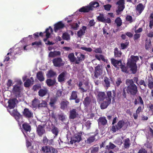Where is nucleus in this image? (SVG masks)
I'll use <instances>...</instances> for the list:
<instances>
[{"label":"nucleus","instance_id":"obj_1","mask_svg":"<svg viewBox=\"0 0 153 153\" xmlns=\"http://www.w3.org/2000/svg\"><path fill=\"white\" fill-rule=\"evenodd\" d=\"M139 60V57L137 56L131 55L130 58L128 59L126 65L127 67L124 65H121L120 68L122 72L128 74V68L130 69L131 72V74H135L137 71V66L136 64L137 61Z\"/></svg>","mask_w":153,"mask_h":153},{"label":"nucleus","instance_id":"obj_2","mask_svg":"<svg viewBox=\"0 0 153 153\" xmlns=\"http://www.w3.org/2000/svg\"><path fill=\"white\" fill-rule=\"evenodd\" d=\"M116 92L115 90H113L112 91H108L106 92L105 100L100 105V108L101 109L106 108L111 103V100L114 102L115 100Z\"/></svg>","mask_w":153,"mask_h":153},{"label":"nucleus","instance_id":"obj_3","mask_svg":"<svg viewBox=\"0 0 153 153\" xmlns=\"http://www.w3.org/2000/svg\"><path fill=\"white\" fill-rule=\"evenodd\" d=\"M127 93L130 95L135 96L138 92L137 86L134 83L133 79H127L126 81Z\"/></svg>","mask_w":153,"mask_h":153},{"label":"nucleus","instance_id":"obj_4","mask_svg":"<svg viewBox=\"0 0 153 153\" xmlns=\"http://www.w3.org/2000/svg\"><path fill=\"white\" fill-rule=\"evenodd\" d=\"M126 124H127V123H125L123 120H120L118 121L117 124L112 126L111 130L114 133L115 132L117 131L120 130Z\"/></svg>","mask_w":153,"mask_h":153},{"label":"nucleus","instance_id":"obj_5","mask_svg":"<svg viewBox=\"0 0 153 153\" xmlns=\"http://www.w3.org/2000/svg\"><path fill=\"white\" fill-rule=\"evenodd\" d=\"M52 61L53 66L56 67L60 68L65 64L64 62L61 57L55 58L53 59Z\"/></svg>","mask_w":153,"mask_h":153},{"label":"nucleus","instance_id":"obj_6","mask_svg":"<svg viewBox=\"0 0 153 153\" xmlns=\"http://www.w3.org/2000/svg\"><path fill=\"white\" fill-rule=\"evenodd\" d=\"M42 151L45 153H57L58 151L52 146H43L42 148Z\"/></svg>","mask_w":153,"mask_h":153},{"label":"nucleus","instance_id":"obj_7","mask_svg":"<svg viewBox=\"0 0 153 153\" xmlns=\"http://www.w3.org/2000/svg\"><path fill=\"white\" fill-rule=\"evenodd\" d=\"M94 77L97 78L100 76L102 72V67L101 65L98 64L94 68Z\"/></svg>","mask_w":153,"mask_h":153},{"label":"nucleus","instance_id":"obj_8","mask_svg":"<svg viewBox=\"0 0 153 153\" xmlns=\"http://www.w3.org/2000/svg\"><path fill=\"white\" fill-rule=\"evenodd\" d=\"M82 133L79 132L78 134H75L71 138V140L70 142V144H73L74 143H79L82 140Z\"/></svg>","mask_w":153,"mask_h":153},{"label":"nucleus","instance_id":"obj_9","mask_svg":"<svg viewBox=\"0 0 153 153\" xmlns=\"http://www.w3.org/2000/svg\"><path fill=\"white\" fill-rule=\"evenodd\" d=\"M106 95L105 93L104 92H99L97 96V102L101 104L105 100Z\"/></svg>","mask_w":153,"mask_h":153},{"label":"nucleus","instance_id":"obj_10","mask_svg":"<svg viewBox=\"0 0 153 153\" xmlns=\"http://www.w3.org/2000/svg\"><path fill=\"white\" fill-rule=\"evenodd\" d=\"M22 114L24 116L27 118H30L33 117V112L28 108H25L22 112Z\"/></svg>","mask_w":153,"mask_h":153},{"label":"nucleus","instance_id":"obj_11","mask_svg":"<svg viewBox=\"0 0 153 153\" xmlns=\"http://www.w3.org/2000/svg\"><path fill=\"white\" fill-rule=\"evenodd\" d=\"M36 132L39 137H42L45 133L44 126L41 125H38L36 127Z\"/></svg>","mask_w":153,"mask_h":153},{"label":"nucleus","instance_id":"obj_12","mask_svg":"<svg viewBox=\"0 0 153 153\" xmlns=\"http://www.w3.org/2000/svg\"><path fill=\"white\" fill-rule=\"evenodd\" d=\"M17 102L18 100L16 98L9 100L8 101V107L9 109H10L14 108L16 105V102Z\"/></svg>","mask_w":153,"mask_h":153},{"label":"nucleus","instance_id":"obj_13","mask_svg":"<svg viewBox=\"0 0 153 153\" xmlns=\"http://www.w3.org/2000/svg\"><path fill=\"white\" fill-rule=\"evenodd\" d=\"M21 86L18 85H15L13 86L12 91L13 93L15 94L16 96L19 97L20 95L21 92Z\"/></svg>","mask_w":153,"mask_h":153},{"label":"nucleus","instance_id":"obj_14","mask_svg":"<svg viewBox=\"0 0 153 153\" xmlns=\"http://www.w3.org/2000/svg\"><path fill=\"white\" fill-rule=\"evenodd\" d=\"M78 115V113L76 112V110L73 108L70 111L69 118L70 119H74L76 118Z\"/></svg>","mask_w":153,"mask_h":153},{"label":"nucleus","instance_id":"obj_15","mask_svg":"<svg viewBox=\"0 0 153 153\" xmlns=\"http://www.w3.org/2000/svg\"><path fill=\"white\" fill-rule=\"evenodd\" d=\"M98 122L99 126H105L108 123L107 120L105 117H100L98 119Z\"/></svg>","mask_w":153,"mask_h":153},{"label":"nucleus","instance_id":"obj_16","mask_svg":"<svg viewBox=\"0 0 153 153\" xmlns=\"http://www.w3.org/2000/svg\"><path fill=\"white\" fill-rule=\"evenodd\" d=\"M53 32V29L51 26H49L48 28H47L45 31L44 33H46L45 36L46 38L44 39V41L45 42H46L48 39L50 37L51 34Z\"/></svg>","mask_w":153,"mask_h":153},{"label":"nucleus","instance_id":"obj_17","mask_svg":"<svg viewBox=\"0 0 153 153\" xmlns=\"http://www.w3.org/2000/svg\"><path fill=\"white\" fill-rule=\"evenodd\" d=\"M54 26V30L56 32L58 30L64 28L65 27V25L62 23V21H60L56 24Z\"/></svg>","mask_w":153,"mask_h":153},{"label":"nucleus","instance_id":"obj_18","mask_svg":"<svg viewBox=\"0 0 153 153\" xmlns=\"http://www.w3.org/2000/svg\"><path fill=\"white\" fill-rule=\"evenodd\" d=\"M111 62L114 67L117 68L121 66L122 65V61L121 60H118L114 58L111 59Z\"/></svg>","mask_w":153,"mask_h":153},{"label":"nucleus","instance_id":"obj_19","mask_svg":"<svg viewBox=\"0 0 153 153\" xmlns=\"http://www.w3.org/2000/svg\"><path fill=\"white\" fill-rule=\"evenodd\" d=\"M69 102L67 100L62 101L60 103V108L61 109L65 110L68 108V107L69 104Z\"/></svg>","mask_w":153,"mask_h":153},{"label":"nucleus","instance_id":"obj_20","mask_svg":"<svg viewBox=\"0 0 153 153\" xmlns=\"http://www.w3.org/2000/svg\"><path fill=\"white\" fill-rule=\"evenodd\" d=\"M91 99L89 97H86L84 99L83 101V104L85 107L88 108L90 105L91 102Z\"/></svg>","mask_w":153,"mask_h":153},{"label":"nucleus","instance_id":"obj_21","mask_svg":"<svg viewBox=\"0 0 153 153\" xmlns=\"http://www.w3.org/2000/svg\"><path fill=\"white\" fill-rule=\"evenodd\" d=\"M98 134L97 132L94 134V135L89 137L86 140H85V142L88 144H89L93 142L95 140V137Z\"/></svg>","mask_w":153,"mask_h":153},{"label":"nucleus","instance_id":"obj_22","mask_svg":"<svg viewBox=\"0 0 153 153\" xmlns=\"http://www.w3.org/2000/svg\"><path fill=\"white\" fill-rule=\"evenodd\" d=\"M57 99L56 97H53L50 98L49 105L53 108H55V105L57 102Z\"/></svg>","mask_w":153,"mask_h":153},{"label":"nucleus","instance_id":"obj_23","mask_svg":"<svg viewBox=\"0 0 153 153\" xmlns=\"http://www.w3.org/2000/svg\"><path fill=\"white\" fill-rule=\"evenodd\" d=\"M87 27L85 26H83L82 29H80L77 32V36L79 37H81L82 36L84 35L85 33V30H86Z\"/></svg>","mask_w":153,"mask_h":153},{"label":"nucleus","instance_id":"obj_24","mask_svg":"<svg viewBox=\"0 0 153 153\" xmlns=\"http://www.w3.org/2000/svg\"><path fill=\"white\" fill-rule=\"evenodd\" d=\"M36 76L40 82H42L45 80L44 74L42 71H40L38 72L37 73Z\"/></svg>","mask_w":153,"mask_h":153},{"label":"nucleus","instance_id":"obj_25","mask_svg":"<svg viewBox=\"0 0 153 153\" xmlns=\"http://www.w3.org/2000/svg\"><path fill=\"white\" fill-rule=\"evenodd\" d=\"M48 90L47 88L40 89L38 91L39 95L40 97H43L46 95L48 93Z\"/></svg>","mask_w":153,"mask_h":153},{"label":"nucleus","instance_id":"obj_26","mask_svg":"<svg viewBox=\"0 0 153 153\" xmlns=\"http://www.w3.org/2000/svg\"><path fill=\"white\" fill-rule=\"evenodd\" d=\"M66 72H63L61 73L58 77L57 79L58 82H64L65 80V76L66 75Z\"/></svg>","mask_w":153,"mask_h":153},{"label":"nucleus","instance_id":"obj_27","mask_svg":"<svg viewBox=\"0 0 153 153\" xmlns=\"http://www.w3.org/2000/svg\"><path fill=\"white\" fill-rule=\"evenodd\" d=\"M91 10V7L90 6H83L80 8L79 11L81 12L87 13Z\"/></svg>","mask_w":153,"mask_h":153},{"label":"nucleus","instance_id":"obj_28","mask_svg":"<svg viewBox=\"0 0 153 153\" xmlns=\"http://www.w3.org/2000/svg\"><path fill=\"white\" fill-rule=\"evenodd\" d=\"M46 82L48 86L51 87L54 85L55 84L56 80L55 79H47L46 80Z\"/></svg>","mask_w":153,"mask_h":153},{"label":"nucleus","instance_id":"obj_29","mask_svg":"<svg viewBox=\"0 0 153 153\" xmlns=\"http://www.w3.org/2000/svg\"><path fill=\"white\" fill-rule=\"evenodd\" d=\"M145 7L142 4L139 3L136 7V10L138 12L139 14H140L144 10Z\"/></svg>","mask_w":153,"mask_h":153},{"label":"nucleus","instance_id":"obj_30","mask_svg":"<svg viewBox=\"0 0 153 153\" xmlns=\"http://www.w3.org/2000/svg\"><path fill=\"white\" fill-rule=\"evenodd\" d=\"M114 56L115 57H120L122 54V52L119 50L117 47L114 49Z\"/></svg>","mask_w":153,"mask_h":153},{"label":"nucleus","instance_id":"obj_31","mask_svg":"<svg viewBox=\"0 0 153 153\" xmlns=\"http://www.w3.org/2000/svg\"><path fill=\"white\" fill-rule=\"evenodd\" d=\"M124 147L125 149H128L129 147L131 145L130 140L129 138L125 139L124 140Z\"/></svg>","mask_w":153,"mask_h":153},{"label":"nucleus","instance_id":"obj_32","mask_svg":"<svg viewBox=\"0 0 153 153\" xmlns=\"http://www.w3.org/2000/svg\"><path fill=\"white\" fill-rule=\"evenodd\" d=\"M22 128L23 129L26 131L30 132L31 130L30 126L27 123H25L22 125Z\"/></svg>","mask_w":153,"mask_h":153},{"label":"nucleus","instance_id":"obj_33","mask_svg":"<svg viewBox=\"0 0 153 153\" xmlns=\"http://www.w3.org/2000/svg\"><path fill=\"white\" fill-rule=\"evenodd\" d=\"M68 58L71 62H75L76 58L73 53H70L68 56Z\"/></svg>","mask_w":153,"mask_h":153},{"label":"nucleus","instance_id":"obj_34","mask_svg":"<svg viewBox=\"0 0 153 153\" xmlns=\"http://www.w3.org/2000/svg\"><path fill=\"white\" fill-rule=\"evenodd\" d=\"M78 59L75 61V64H79L80 62L83 61L85 58V55L84 54H80L79 56H77Z\"/></svg>","mask_w":153,"mask_h":153},{"label":"nucleus","instance_id":"obj_35","mask_svg":"<svg viewBox=\"0 0 153 153\" xmlns=\"http://www.w3.org/2000/svg\"><path fill=\"white\" fill-rule=\"evenodd\" d=\"M148 86L149 88L151 89L153 88V78L151 76H149L148 79Z\"/></svg>","mask_w":153,"mask_h":153},{"label":"nucleus","instance_id":"obj_36","mask_svg":"<svg viewBox=\"0 0 153 153\" xmlns=\"http://www.w3.org/2000/svg\"><path fill=\"white\" fill-rule=\"evenodd\" d=\"M40 102V101L38 99L35 98L32 102V105L33 108H36Z\"/></svg>","mask_w":153,"mask_h":153},{"label":"nucleus","instance_id":"obj_37","mask_svg":"<svg viewBox=\"0 0 153 153\" xmlns=\"http://www.w3.org/2000/svg\"><path fill=\"white\" fill-rule=\"evenodd\" d=\"M56 75V73L53 70H50L49 71L47 75L48 78H51L53 77Z\"/></svg>","mask_w":153,"mask_h":153},{"label":"nucleus","instance_id":"obj_38","mask_svg":"<svg viewBox=\"0 0 153 153\" xmlns=\"http://www.w3.org/2000/svg\"><path fill=\"white\" fill-rule=\"evenodd\" d=\"M129 42L128 40H126L125 42L121 43L120 44L121 49L124 50L127 48L129 46Z\"/></svg>","mask_w":153,"mask_h":153},{"label":"nucleus","instance_id":"obj_39","mask_svg":"<svg viewBox=\"0 0 153 153\" xmlns=\"http://www.w3.org/2000/svg\"><path fill=\"white\" fill-rule=\"evenodd\" d=\"M104 82L105 84V86L108 88L110 86V79L106 76L104 77Z\"/></svg>","mask_w":153,"mask_h":153},{"label":"nucleus","instance_id":"obj_40","mask_svg":"<svg viewBox=\"0 0 153 153\" xmlns=\"http://www.w3.org/2000/svg\"><path fill=\"white\" fill-rule=\"evenodd\" d=\"M77 92L73 91L71 92V96L69 98L70 100H74L77 98Z\"/></svg>","mask_w":153,"mask_h":153},{"label":"nucleus","instance_id":"obj_41","mask_svg":"<svg viewBox=\"0 0 153 153\" xmlns=\"http://www.w3.org/2000/svg\"><path fill=\"white\" fill-rule=\"evenodd\" d=\"M151 46V42L150 39L149 40L147 39L146 40L145 48L146 50H148Z\"/></svg>","mask_w":153,"mask_h":153},{"label":"nucleus","instance_id":"obj_42","mask_svg":"<svg viewBox=\"0 0 153 153\" xmlns=\"http://www.w3.org/2000/svg\"><path fill=\"white\" fill-rule=\"evenodd\" d=\"M90 7H91V10H93L92 8H96L98 7L99 6V3L96 1L91 2L89 4Z\"/></svg>","mask_w":153,"mask_h":153},{"label":"nucleus","instance_id":"obj_43","mask_svg":"<svg viewBox=\"0 0 153 153\" xmlns=\"http://www.w3.org/2000/svg\"><path fill=\"white\" fill-rule=\"evenodd\" d=\"M62 37L63 39L66 40H68L70 39V36L67 33H63Z\"/></svg>","mask_w":153,"mask_h":153},{"label":"nucleus","instance_id":"obj_44","mask_svg":"<svg viewBox=\"0 0 153 153\" xmlns=\"http://www.w3.org/2000/svg\"><path fill=\"white\" fill-rule=\"evenodd\" d=\"M51 132L55 135V137H56L59 133V130L57 128L54 126L52 127Z\"/></svg>","mask_w":153,"mask_h":153},{"label":"nucleus","instance_id":"obj_45","mask_svg":"<svg viewBox=\"0 0 153 153\" xmlns=\"http://www.w3.org/2000/svg\"><path fill=\"white\" fill-rule=\"evenodd\" d=\"M15 119L18 123L19 125H20L22 122V119L21 118V115L20 113L17 115H16L14 116Z\"/></svg>","mask_w":153,"mask_h":153},{"label":"nucleus","instance_id":"obj_46","mask_svg":"<svg viewBox=\"0 0 153 153\" xmlns=\"http://www.w3.org/2000/svg\"><path fill=\"white\" fill-rule=\"evenodd\" d=\"M126 87L124 88L122 91V99L123 100H125L126 99Z\"/></svg>","mask_w":153,"mask_h":153},{"label":"nucleus","instance_id":"obj_47","mask_svg":"<svg viewBox=\"0 0 153 153\" xmlns=\"http://www.w3.org/2000/svg\"><path fill=\"white\" fill-rule=\"evenodd\" d=\"M47 105V103L45 100H42V102H40L38 105V108H40L45 107Z\"/></svg>","mask_w":153,"mask_h":153},{"label":"nucleus","instance_id":"obj_48","mask_svg":"<svg viewBox=\"0 0 153 153\" xmlns=\"http://www.w3.org/2000/svg\"><path fill=\"white\" fill-rule=\"evenodd\" d=\"M10 114L12 116L14 117L16 115H17L19 113L18 112L16 109H14L12 111L8 110Z\"/></svg>","mask_w":153,"mask_h":153},{"label":"nucleus","instance_id":"obj_49","mask_svg":"<svg viewBox=\"0 0 153 153\" xmlns=\"http://www.w3.org/2000/svg\"><path fill=\"white\" fill-rule=\"evenodd\" d=\"M31 84L32 82L30 79H27L24 83V86L25 87H29Z\"/></svg>","mask_w":153,"mask_h":153},{"label":"nucleus","instance_id":"obj_50","mask_svg":"<svg viewBox=\"0 0 153 153\" xmlns=\"http://www.w3.org/2000/svg\"><path fill=\"white\" fill-rule=\"evenodd\" d=\"M115 22L116 24L117 27L120 26L122 24V20L119 17H118L116 19Z\"/></svg>","mask_w":153,"mask_h":153},{"label":"nucleus","instance_id":"obj_51","mask_svg":"<svg viewBox=\"0 0 153 153\" xmlns=\"http://www.w3.org/2000/svg\"><path fill=\"white\" fill-rule=\"evenodd\" d=\"M116 147L114 144L112 143L111 142H110L109 144L108 145H107L106 146V149L109 150L110 149H113Z\"/></svg>","mask_w":153,"mask_h":153},{"label":"nucleus","instance_id":"obj_52","mask_svg":"<svg viewBox=\"0 0 153 153\" xmlns=\"http://www.w3.org/2000/svg\"><path fill=\"white\" fill-rule=\"evenodd\" d=\"M82 83L81 82H79L78 86L79 88V89H80L82 92H86L87 91V89L85 88H84L83 87H82Z\"/></svg>","mask_w":153,"mask_h":153},{"label":"nucleus","instance_id":"obj_53","mask_svg":"<svg viewBox=\"0 0 153 153\" xmlns=\"http://www.w3.org/2000/svg\"><path fill=\"white\" fill-rule=\"evenodd\" d=\"M98 20L100 22H104L105 21L104 15L102 14H100L97 17Z\"/></svg>","mask_w":153,"mask_h":153},{"label":"nucleus","instance_id":"obj_54","mask_svg":"<svg viewBox=\"0 0 153 153\" xmlns=\"http://www.w3.org/2000/svg\"><path fill=\"white\" fill-rule=\"evenodd\" d=\"M95 56L96 58L99 61H100L101 59L102 61H104L105 60L104 57L102 54H96Z\"/></svg>","mask_w":153,"mask_h":153},{"label":"nucleus","instance_id":"obj_55","mask_svg":"<svg viewBox=\"0 0 153 153\" xmlns=\"http://www.w3.org/2000/svg\"><path fill=\"white\" fill-rule=\"evenodd\" d=\"M71 28L74 30H76L79 27V25L77 23H74L70 25Z\"/></svg>","mask_w":153,"mask_h":153},{"label":"nucleus","instance_id":"obj_56","mask_svg":"<svg viewBox=\"0 0 153 153\" xmlns=\"http://www.w3.org/2000/svg\"><path fill=\"white\" fill-rule=\"evenodd\" d=\"M91 152H94L97 153L99 150V147H93L91 148Z\"/></svg>","mask_w":153,"mask_h":153},{"label":"nucleus","instance_id":"obj_57","mask_svg":"<svg viewBox=\"0 0 153 153\" xmlns=\"http://www.w3.org/2000/svg\"><path fill=\"white\" fill-rule=\"evenodd\" d=\"M58 117L59 119L62 121H64L65 119V116L63 114H58Z\"/></svg>","mask_w":153,"mask_h":153},{"label":"nucleus","instance_id":"obj_58","mask_svg":"<svg viewBox=\"0 0 153 153\" xmlns=\"http://www.w3.org/2000/svg\"><path fill=\"white\" fill-rule=\"evenodd\" d=\"M125 8V6H118V10H116L117 13L119 14V12L123 11Z\"/></svg>","mask_w":153,"mask_h":153},{"label":"nucleus","instance_id":"obj_59","mask_svg":"<svg viewBox=\"0 0 153 153\" xmlns=\"http://www.w3.org/2000/svg\"><path fill=\"white\" fill-rule=\"evenodd\" d=\"M140 37V34L139 33H136L134 35L133 39L134 41H136Z\"/></svg>","mask_w":153,"mask_h":153},{"label":"nucleus","instance_id":"obj_60","mask_svg":"<svg viewBox=\"0 0 153 153\" xmlns=\"http://www.w3.org/2000/svg\"><path fill=\"white\" fill-rule=\"evenodd\" d=\"M48 142V139L47 138L46 136H45L43 137L42 142V143L45 145H47Z\"/></svg>","mask_w":153,"mask_h":153},{"label":"nucleus","instance_id":"obj_61","mask_svg":"<svg viewBox=\"0 0 153 153\" xmlns=\"http://www.w3.org/2000/svg\"><path fill=\"white\" fill-rule=\"evenodd\" d=\"M126 21L129 22L130 23H131L133 22L132 17L130 15H127L126 16Z\"/></svg>","mask_w":153,"mask_h":153},{"label":"nucleus","instance_id":"obj_62","mask_svg":"<svg viewBox=\"0 0 153 153\" xmlns=\"http://www.w3.org/2000/svg\"><path fill=\"white\" fill-rule=\"evenodd\" d=\"M122 82L120 78H117V80L116 82V84L117 86L119 87Z\"/></svg>","mask_w":153,"mask_h":153},{"label":"nucleus","instance_id":"obj_63","mask_svg":"<svg viewBox=\"0 0 153 153\" xmlns=\"http://www.w3.org/2000/svg\"><path fill=\"white\" fill-rule=\"evenodd\" d=\"M40 88H41L40 85H35L33 86V89L34 91H36Z\"/></svg>","mask_w":153,"mask_h":153},{"label":"nucleus","instance_id":"obj_64","mask_svg":"<svg viewBox=\"0 0 153 153\" xmlns=\"http://www.w3.org/2000/svg\"><path fill=\"white\" fill-rule=\"evenodd\" d=\"M93 52L96 53H102V51L100 48H97L94 50Z\"/></svg>","mask_w":153,"mask_h":153}]
</instances>
